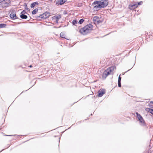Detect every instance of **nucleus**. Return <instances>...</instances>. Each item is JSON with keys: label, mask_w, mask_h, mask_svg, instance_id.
<instances>
[{"label": "nucleus", "mask_w": 153, "mask_h": 153, "mask_svg": "<svg viewBox=\"0 0 153 153\" xmlns=\"http://www.w3.org/2000/svg\"><path fill=\"white\" fill-rule=\"evenodd\" d=\"M148 109H149V112L153 115V109L151 108H148Z\"/></svg>", "instance_id": "nucleus-21"}, {"label": "nucleus", "mask_w": 153, "mask_h": 153, "mask_svg": "<svg viewBox=\"0 0 153 153\" xmlns=\"http://www.w3.org/2000/svg\"><path fill=\"white\" fill-rule=\"evenodd\" d=\"M13 135H5L6 136H13Z\"/></svg>", "instance_id": "nucleus-32"}, {"label": "nucleus", "mask_w": 153, "mask_h": 153, "mask_svg": "<svg viewBox=\"0 0 153 153\" xmlns=\"http://www.w3.org/2000/svg\"><path fill=\"white\" fill-rule=\"evenodd\" d=\"M84 21V20L83 19H80L79 21V24H82Z\"/></svg>", "instance_id": "nucleus-22"}, {"label": "nucleus", "mask_w": 153, "mask_h": 153, "mask_svg": "<svg viewBox=\"0 0 153 153\" xmlns=\"http://www.w3.org/2000/svg\"><path fill=\"white\" fill-rule=\"evenodd\" d=\"M93 29L92 25L91 24H88L84 27L81 28L79 31L82 34L84 35L89 33L90 30H92Z\"/></svg>", "instance_id": "nucleus-1"}, {"label": "nucleus", "mask_w": 153, "mask_h": 153, "mask_svg": "<svg viewBox=\"0 0 153 153\" xmlns=\"http://www.w3.org/2000/svg\"><path fill=\"white\" fill-rule=\"evenodd\" d=\"M116 68L114 66L108 68L104 72L102 75V78L104 79H105L107 76L109 75Z\"/></svg>", "instance_id": "nucleus-2"}, {"label": "nucleus", "mask_w": 153, "mask_h": 153, "mask_svg": "<svg viewBox=\"0 0 153 153\" xmlns=\"http://www.w3.org/2000/svg\"><path fill=\"white\" fill-rule=\"evenodd\" d=\"M39 4V3L37 1L34 2L32 3L30 5V7L31 8L34 7L36 5H37Z\"/></svg>", "instance_id": "nucleus-12"}, {"label": "nucleus", "mask_w": 153, "mask_h": 153, "mask_svg": "<svg viewBox=\"0 0 153 153\" xmlns=\"http://www.w3.org/2000/svg\"><path fill=\"white\" fill-rule=\"evenodd\" d=\"M140 125L143 127L145 128H147L149 127L148 125L147 124L143 118L139 120Z\"/></svg>", "instance_id": "nucleus-5"}, {"label": "nucleus", "mask_w": 153, "mask_h": 153, "mask_svg": "<svg viewBox=\"0 0 153 153\" xmlns=\"http://www.w3.org/2000/svg\"><path fill=\"white\" fill-rule=\"evenodd\" d=\"M29 67L31 68L32 67V65H30V66H29Z\"/></svg>", "instance_id": "nucleus-34"}, {"label": "nucleus", "mask_w": 153, "mask_h": 153, "mask_svg": "<svg viewBox=\"0 0 153 153\" xmlns=\"http://www.w3.org/2000/svg\"><path fill=\"white\" fill-rule=\"evenodd\" d=\"M10 18L13 19H17L16 14L15 13H11L10 14Z\"/></svg>", "instance_id": "nucleus-11"}, {"label": "nucleus", "mask_w": 153, "mask_h": 153, "mask_svg": "<svg viewBox=\"0 0 153 153\" xmlns=\"http://www.w3.org/2000/svg\"><path fill=\"white\" fill-rule=\"evenodd\" d=\"M94 9H96L97 10L98 8H102L101 5L99 3L98 4L95 6L94 7Z\"/></svg>", "instance_id": "nucleus-13"}, {"label": "nucleus", "mask_w": 153, "mask_h": 153, "mask_svg": "<svg viewBox=\"0 0 153 153\" xmlns=\"http://www.w3.org/2000/svg\"><path fill=\"white\" fill-rule=\"evenodd\" d=\"M38 9L37 8H36L32 12V14L33 15L35 14L36 12L38 11Z\"/></svg>", "instance_id": "nucleus-17"}, {"label": "nucleus", "mask_w": 153, "mask_h": 153, "mask_svg": "<svg viewBox=\"0 0 153 153\" xmlns=\"http://www.w3.org/2000/svg\"><path fill=\"white\" fill-rule=\"evenodd\" d=\"M138 4V5H142L143 4V1H140L139 2H138L137 3Z\"/></svg>", "instance_id": "nucleus-25"}, {"label": "nucleus", "mask_w": 153, "mask_h": 153, "mask_svg": "<svg viewBox=\"0 0 153 153\" xmlns=\"http://www.w3.org/2000/svg\"><path fill=\"white\" fill-rule=\"evenodd\" d=\"M98 96L99 97H102L103 95L105 93L104 90H100L98 92Z\"/></svg>", "instance_id": "nucleus-10"}, {"label": "nucleus", "mask_w": 153, "mask_h": 153, "mask_svg": "<svg viewBox=\"0 0 153 153\" xmlns=\"http://www.w3.org/2000/svg\"><path fill=\"white\" fill-rule=\"evenodd\" d=\"M118 84L119 87H121V82L118 81Z\"/></svg>", "instance_id": "nucleus-26"}, {"label": "nucleus", "mask_w": 153, "mask_h": 153, "mask_svg": "<svg viewBox=\"0 0 153 153\" xmlns=\"http://www.w3.org/2000/svg\"><path fill=\"white\" fill-rule=\"evenodd\" d=\"M97 22V23L98 24L100 23L101 22L100 20V19L99 18V20H98V21Z\"/></svg>", "instance_id": "nucleus-28"}, {"label": "nucleus", "mask_w": 153, "mask_h": 153, "mask_svg": "<svg viewBox=\"0 0 153 153\" xmlns=\"http://www.w3.org/2000/svg\"><path fill=\"white\" fill-rule=\"evenodd\" d=\"M67 0H57L56 4L57 5H62L64 4Z\"/></svg>", "instance_id": "nucleus-9"}, {"label": "nucleus", "mask_w": 153, "mask_h": 153, "mask_svg": "<svg viewBox=\"0 0 153 153\" xmlns=\"http://www.w3.org/2000/svg\"><path fill=\"white\" fill-rule=\"evenodd\" d=\"M99 3L103 8L107 6L108 3V0H102L101 1H99Z\"/></svg>", "instance_id": "nucleus-6"}, {"label": "nucleus", "mask_w": 153, "mask_h": 153, "mask_svg": "<svg viewBox=\"0 0 153 153\" xmlns=\"http://www.w3.org/2000/svg\"><path fill=\"white\" fill-rule=\"evenodd\" d=\"M121 77H120V75L118 77V81L121 82Z\"/></svg>", "instance_id": "nucleus-27"}, {"label": "nucleus", "mask_w": 153, "mask_h": 153, "mask_svg": "<svg viewBox=\"0 0 153 153\" xmlns=\"http://www.w3.org/2000/svg\"><path fill=\"white\" fill-rule=\"evenodd\" d=\"M60 36L62 38L65 39V37L64 33L63 32H62L60 33Z\"/></svg>", "instance_id": "nucleus-19"}, {"label": "nucleus", "mask_w": 153, "mask_h": 153, "mask_svg": "<svg viewBox=\"0 0 153 153\" xmlns=\"http://www.w3.org/2000/svg\"><path fill=\"white\" fill-rule=\"evenodd\" d=\"M10 4V0H4L0 4V7L2 8H6Z\"/></svg>", "instance_id": "nucleus-3"}, {"label": "nucleus", "mask_w": 153, "mask_h": 153, "mask_svg": "<svg viewBox=\"0 0 153 153\" xmlns=\"http://www.w3.org/2000/svg\"><path fill=\"white\" fill-rule=\"evenodd\" d=\"M136 115L139 120H140V119H141L143 118L142 116L138 113L136 112Z\"/></svg>", "instance_id": "nucleus-14"}, {"label": "nucleus", "mask_w": 153, "mask_h": 153, "mask_svg": "<svg viewBox=\"0 0 153 153\" xmlns=\"http://www.w3.org/2000/svg\"><path fill=\"white\" fill-rule=\"evenodd\" d=\"M130 69H129V70H128L127 71H126V72H126H126H127V71H129Z\"/></svg>", "instance_id": "nucleus-33"}, {"label": "nucleus", "mask_w": 153, "mask_h": 153, "mask_svg": "<svg viewBox=\"0 0 153 153\" xmlns=\"http://www.w3.org/2000/svg\"><path fill=\"white\" fill-rule=\"evenodd\" d=\"M137 7L138 4L137 3H135L133 4H130L129 5L128 8L132 10L136 8Z\"/></svg>", "instance_id": "nucleus-8"}, {"label": "nucleus", "mask_w": 153, "mask_h": 153, "mask_svg": "<svg viewBox=\"0 0 153 153\" xmlns=\"http://www.w3.org/2000/svg\"><path fill=\"white\" fill-rule=\"evenodd\" d=\"M20 17L22 19H26L27 18V16L25 14H21Z\"/></svg>", "instance_id": "nucleus-15"}, {"label": "nucleus", "mask_w": 153, "mask_h": 153, "mask_svg": "<svg viewBox=\"0 0 153 153\" xmlns=\"http://www.w3.org/2000/svg\"><path fill=\"white\" fill-rule=\"evenodd\" d=\"M99 18L98 16H94L93 18V21L95 23H96L99 20Z\"/></svg>", "instance_id": "nucleus-16"}, {"label": "nucleus", "mask_w": 153, "mask_h": 153, "mask_svg": "<svg viewBox=\"0 0 153 153\" xmlns=\"http://www.w3.org/2000/svg\"><path fill=\"white\" fill-rule=\"evenodd\" d=\"M4 0H0V3L2 2Z\"/></svg>", "instance_id": "nucleus-29"}, {"label": "nucleus", "mask_w": 153, "mask_h": 153, "mask_svg": "<svg viewBox=\"0 0 153 153\" xmlns=\"http://www.w3.org/2000/svg\"><path fill=\"white\" fill-rule=\"evenodd\" d=\"M150 102L152 104H153V101H150Z\"/></svg>", "instance_id": "nucleus-31"}, {"label": "nucleus", "mask_w": 153, "mask_h": 153, "mask_svg": "<svg viewBox=\"0 0 153 153\" xmlns=\"http://www.w3.org/2000/svg\"><path fill=\"white\" fill-rule=\"evenodd\" d=\"M26 8H25V9H27V10H28V9H29L27 7V5L26 4Z\"/></svg>", "instance_id": "nucleus-30"}, {"label": "nucleus", "mask_w": 153, "mask_h": 153, "mask_svg": "<svg viewBox=\"0 0 153 153\" xmlns=\"http://www.w3.org/2000/svg\"><path fill=\"white\" fill-rule=\"evenodd\" d=\"M99 3V1H95L94 2V4H98Z\"/></svg>", "instance_id": "nucleus-23"}, {"label": "nucleus", "mask_w": 153, "mask_h": 153, "mask_svg": "<svg viewBox=\"0 0 153 153\" xmlns=\"http://www.w3.org/2000/svg\"><path fill=\"white\" fill-rule=\"evenodd\" d=\"M26 13H27L25 11V10H23L21 12V14H25Z\"/></svg>", "instance_id": "nucleus-24"}, {"label": "nucleus", "mask_w": 153, "mask_h": 153, "mask_svg": "<svg viewBox=\"0 0 153 153\" xmlns=\"http://www.w3.org/2000/svg\"><path fill=\"white\" fill-rule=\"evenodd\" d=\"M50 16V13L49 12H45L42 14V15H41L38 16V17L39 18L43 19H45L46 18H47L48 17H49Z\"/></svg>", "instance_id": "nucleus-4"}, {"label": "nucleus", "mask_w": 153, "mask_h": 153, "mask_svg": "<svg viewBox=\"0 0 153 153\" xmlns=\"http://www.w3.org/2000/svg\"><path fill=\"white\" fill-rule=\"evenodd\" d=\"M6 25L5 24L1 23L0 24V28H3L5 27Z\"/></svg>", "instance_id": "nucleus-18"}, {"label": "nucleus", "mask_w": 153, "mask_h": 153, "mask_svg": "<svg viewBox=\"0 0 153 153\" xmlns=\"http://www.w3.org/2000/svg\"><path fill=\"white\" fill-rule=\"evenodd\" d=\"M77 21L76 19H75L74 20H73L72 22V24L74 25H75L76 24H77Z\"/></svg>", "instance_id": "nucleus-20"}, {"label": "nucleus", "mask_w": 153, "mask_h": 153, "mask_svg": "<svg viewBox=\"0 0 153 153\" xmlns=\"http://www.w3.org/2000/svg\"><path fill=\"white\" fill-rule=\"evenodd\" d=\"M61 18V16L60 15H55L52 17V19L53 20L55 21L56 23L57 24L58 23L59 20Z\"/></svg>", "instance_id": "nucleus-7"}]
</instances>
